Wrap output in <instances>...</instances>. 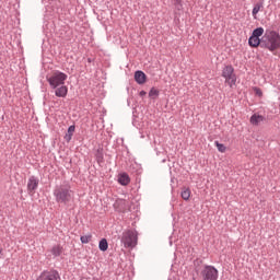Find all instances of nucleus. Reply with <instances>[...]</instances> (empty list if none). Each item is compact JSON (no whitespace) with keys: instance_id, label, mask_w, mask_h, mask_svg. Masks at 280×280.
<instances>
[{"instance_id":"obj_1","label":"nucleus","mask_w":280,"mask_h":280,"mask_svg":"<svg viewBox=\"0 0 280 280\" xmlns=\"http://www.w3.org/2000/svg\"><path fill=\"white\" fill-rule=\"evenodd\" d=\"M261 48L268 51L280 49V34L277 31L266 30L262 35Z\"/></svg>"},{"instance_id":"obj_2","label":"nucleus","mask_w":280,"mask_h":280,"mask_svg":"<svg viewBox=\"0 0 280 280\" xmlns=\"http://www.w3.org/2000/svg\"><path fill=\"white\" fill-rule=\"evenodd\" d=\"M54 196L56 202L59 205H67L71 202V198H73V191L71 190V186L59 185L55 187Z\"/></svg>"},{"instance_id":"obj_3","label":"nucleus","mask_w":280,"mask_h":280,"mask_svg":"<svg viewBox=\"0 0 280 280\" xmlns=\"http://www.w3.org/2000/svg\"><path fill=\"white\" fill-rule=\"evenodd\" d=\"M67 74L61 71H55L50 77H47V82L50 89H58V86L65 85Z\"/></svg>"},{"instance_id":"obj_4","label":"nucleus","mask_w":280,"mask_h":280,"mask_svg":"<svg viewBox=\"0 0 280 280\" xmlns=\"http://www.w3.org/2000/svg\"><path fill=\"white\" fill-rule=\"evenodd\" d=\"M137 233L132 230H128L122 233L121 244H124L125 248H135L137 246Z\"/></svg>"},{"instance_id":"obj_5","label":"nucleus","mask_w":280,"mask_h":280,"mask_svg":"<svg viewBox=\"0 0 280 280\" xmlns=\"http://www.w3.org/2000/svg\"><path fill=\"white\" fill-rule=\"evenodd\" d=\"M222 78L225 79V82H228L230 86H235V83L237 82V75H235V68H233V66L231 65L225 66L222 70Z\"/></svg>"},{"instance_id":"obj_6","label":"nucleus","mask_w":280,"mask_h":280,"mask_svg":"<svg viewBox=\"0 0 280 280\" xmlns=\"http://www.w3.org/2000/svg\"><path fill=\"white\" fill-rule=\"evenodd\" d=\"M200 275L202 280H218L219 271L211 265H205Z\"/></svg>"},{"instance_id":"obj_7","label":"nucleus","mask_w":280,"mask_h":280,"mask_svg":"<svg viewBox=\"0 0 280 280\" xmlns=\"http://www.w3.org/2000/svg\"><path fill=\"white\" fill-rule=\"evenodd\" d=\"M36 280H61L60 272L55 269L44 270Z\"/></svg>"},{"instance_id":"obj_8","label":"nucleus","mask_w":280,"mask_h":280,"mask_svg":"<svg viewBox=\"0 0 280 280\" xmlns=\"http://www.w3.org/2000/svg\"><path fill=\"white\" fill-rule=\"evenodd\" d=\"M40 183V179L36 176H31L27 182V191L30 194H34L36 189H38V184Z\"/></svg>"},{"instance_id":"obj_9","label":"nucleus","mask_w":280,"mask_h":280,"mask_svg":"<svg viewBox=\"0 0 280 280\" xmlns=\"http://www.w3.org/2000/svg\"><path fill=\"white\" fill-rule=\"evenodd\" d=\"M56 97H67V93H69V88L67 85H59L54 89Z\"/></svg>"},{"instance_id":"obj_10","label":"nucleus","mask_w":280,"mask_h":280,"mask_svg":"<svg viewBox=\"0 0 280 280\" xmlns=\"http://www.w3.org/2000/svg\"><path fill=\"white\" fill-rule=\"evenodd\" d=\"M147 79H148V77L145 75V72H143L141 70H137L135 72V80H136L137 84H145Z\"/></svg>"},{"instance_id":"obj_11","label":"nucleus","mask_w":280,"mask_h":280,"mask_svg":"<svg viewBox=\"0 0 280 280\" xmlns=\"http://www.w3.org/2000/svg\"><path fill=\"white\" fill-rule=\"evenodd\" d=\"M261 43H262V37L259 38V37H255L254 35H250L248 38L249 47H254V48L261 47Z\"/></svg>"},{"instance_id":"obj_12","label":"nucleus","mask_w":280,"mask_h":280,"mask_svg":"<svg viewBox=\"0 0 280 280\" xmlns=\"http://www.w3.org/2000/svg\"><path fill=\"white\" fill-rule=\"evenodd\" d=\"M94 156L96 159V163H98V165H102V163H104V148L98 147L95 150Z\"/></svg>"},{"instance_id":"obj_13","label":"nucleus","mask_w":280,"mask_h":280,"mask_svg":"<svg viewBox=\"0 0 280 280\" xmlns=\"http://www.w3.org/2000/svg\"><path fill=\"white\" fill-rule=\"evenodd\" d=\"M118 183L119 185H122L126 187V185L130 184V176H128V173H122L118 176Z\"/></svg>"},{"instance_id":"obj_14","label":"nucleus","mask_w":280,"mask_h":280,"mask_svg":"<svg viewBox=\"0 0 280 280\" xmlns=\"http://www.w3.org/2000/svg\"><path fill=\"white\" fill-rule=\"evenodd\" d=\"M261 121H264V116H261V115L254 114L250 117V125L252 126H259V124H261Z\"/></svg>"},{"instance_id":"obj_15","label":"nucleus","mask_w":280,"mask_h":280,"mask_svg":"<svg viewBox=\"0 0 280 280\" xmlns=\"http://www.w3.org/2000/svg\"><path fill=\"white\" fill-rule=\"evenodd\" d=\"M261 10H264V1H259L254 5L253 11H252L254 19H255V16H257V14H259V12Z\"/></svg>"},{"instance_id":"obj_16","label":"nucleus","mask_w":280,"mask_h":280,"mask_svg":"<svg viewBox=\"0 0 280 280\" xmlns=\"http://www.w3.org/2000/svg\"><path fill=\"white\" fill-rule=\"evenodd\" d=\"M73 132H75V125H72L68 128V132L65 136V140L67 141V143H69V141H71V139L73 138Z\"/></svg>"},{"instance_id":"obj_17","label":"nucleus","mask_w":280,"mask_h":280,"mask_svg":"<svg viewBox=\"0 0 280 280\" xmlns=\"http://www.w3.org/2000/svg\"><path fill=\"white\" fill-rule=\"evenodd\" d=\"M50 253L51 255H54V257H60V255H62L63 253L62 246L60 245L52 246Z\"/></svg>"},{"instance_id":"obj_18","label":"nucleus","mask_w":280,"mask_h":280,"mask_svg":"<svg viewBox=\"0 0 280 280\" xmlns=\"http://www.w3.org/2000/svg\"><path fill=\"white\" fill-rule=\"evenodd\" d=\"M98 248L102 253H106V250H108V241L106 238H102L98 243Z\"/></svg>"},{"instance_id":"obj_19","label":"nucleus","mask_w":280,"mask_h":280,"mask_svg":"<svg viewBox=\"0 0 280 280\" xmlns=\"http://www.w3.org/2000/svg\"><path fill=\"white\" fill-rule=\"evenodd\" d=\"M264 27H257L253 31L252 36L256 37V38H261V36H264Z\"/></svg>"},{"instance_id":"obj_20","label":"nucleus","mask_w":280,"mask_h":280,"mask_svg":"<svg viewBox=\"0 0 280 280\" xmlns=\"http://www.w3.org/2000/svg\"><path fill=\"white\" fill-rule=\"evenodd\" d=\"M180 197L183 198V200H189V198H191V190L189 188H185L184 190H182Z\"/></svg>"},{"instance_id":"obj_21","label":"nucleus","mask_w":280,"mask_h":280,"mask_svg":"<svg viewBox=\"0 0 280 280\" xmlns=\"http://www.w3.org/2000/svg\"><path fill=\"white\" fill-rule=\"evenodd\" d=\"M159 95H160V92L155 88H152L149 91V97H151V100H156V97H159Z\"/></svg>"},{"instance_id":"obj_22","label":"nucleus","mask_w":280,"mask_h":280,"mask_svg":"<svg viewBox=\"0 0 280 280\" xmlns=\"http://www.w3.org/2000/svg\"><path fill=\"white\" fill-rule=\"evenodd\" d=\"M92 238H93V236L91 234L83 235L80 237L81 244H89V242H91Z\"/></svg>"},{"instance_id":"obj_23","label":"nucleus","mask_w":280,"mask_h":280,"mask_svg":"<svg viewBox=\"0 0 280 280\" xmlns=\"http://www.w3.org/2000/svg\"><path fill=\"white\" fill-rule=\"evenodd\" d=\"M219 152H226V147L218 141L214 142Z\"/></svg>"},{"instance_id":"obj_24","label":"nucleus","mask_w":280,"mask_h":280,"mask_svg":"<svg viewBox=\"0 0 280 280\" xmlns=\"http://www.w3.org/2000/svg\"><path fill=\"white\" fill-rule=\"evenodd\" d=\"M175 8H176V10H183V2L180 0H176Z\"/></svg>"},{"instance_id":"obj_25","label":"nucleus","mask_w":280,"mask_h":280,"mask_svg":"<svg viewBox=\"0 0 280 280\" xmlns=\"http://www.w3.org/2000/svg\"><path fill=\"white\" fill-rule=\"evenodd\" d=\"M254 91H255V94H256L258 97H261V96L264 95V92H261V89H259V88H255Z\"/></svg>"},{"instance_id":"obj_26","label":"nucleus","mask_w":280,"mask_h":280,"mask_svg":"<svg viewBox=\"0 0 280 280\" xmlns=\"http://www.w3.org/2000/svg\"><path fill=\"white\" fill-rule=\"evenodd\" d=\"M139 95H140V97H145V95H148V93L142 90V91H140Z\"/></svg>"},{"instance_id":"obj_27","label":"nucleus","mask_w":280,"mask_h":280,"mask_svg":"<svg viewBox=\"0 0 280 280\" xmlns=\"http://www.w3.org/2000/svg\"><path fill=\"white\" fill-rule=\"evenodd\" d=\"M195 264H202V260H196Z\"/></svg>"},{"instance_id":"obj_28","label":"nucleus","mask_w":280,"mask_h":280,"mask_svg":"<svg viewBox=\"0 0 280 280\" xmlns=\"http://www.w3.org/2000/svg\"><path fill=\"white\" fill-rule=\"evenodd\" d=\"M1 253H3V249H0V255H1Z\"/></svg>"}]
</instances>
